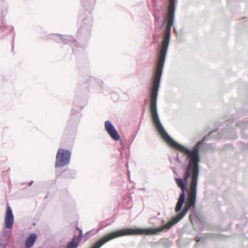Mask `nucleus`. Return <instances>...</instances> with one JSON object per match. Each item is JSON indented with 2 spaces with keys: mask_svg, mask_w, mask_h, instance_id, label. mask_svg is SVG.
Here are the masks:
<instances>
[{
  "mask_svg": "<svg viewBox=\"0 0 248 248\" xmlns=\"http://www.w3.org/2000/svg\"><path fill=\"white\" fill-rule=\"evenodd\" d=\"M158 94H151L150 108L154 125L161 138L175 149L180 151L187 155L189 160L196 162L197 167L200 161L199 147L202 144V141L197 143L192 150L178 143L168 134L164 128L159 119L157 109V98Z\"/></svg>",
  "mask_w": 248,
  "mask_h": 248,
  "instance_id": "f257e3e1",
  "label": "nucleus"
},
{
  "mask_svg": "<svg viewBox=\"0 0 248 248\" xmlns=\"http://www.w3.org/2000/svg\"><path fill=\"white\" fill-rule=\"evenodd\" d=\"M199 171V164L196 166V162L189 160L188 164L185 171L184 181L187 182L190 175H191L190 189L183 211L178 213L172 220L168 223L156 228H152L156 232V234L165 229H169L180 221L186 214L189 209L195 207L197 196V186Z\"/></svg>",
  "mask_w": 248,
  "mask_h": 248,
  "instance_id": "f03ea898",
  "label": "nucleus"
},
{
  "mask_svg": "<svg viewBox=\"0 0 248 248\" xmlns=\"http://www.w3.org/2000/svg\"><path fill=\"white\" fill-rule=\"evenodd\" d=\"M175 0H169V6L168 11V21L167 24L166 33L162 41L161 48L158 58L156 69L154 75L151 94H158V93L161 77L170 43V30L174 22Z\"/></svg>",
  "mask_w": 248,
  "mask_h": 248,
  "instance_id": "7ed1b4c3",
  "label": "nucleus"
},
{
  "mask_svg": "<svg viewBox=\"0 0 248 248\" xmlns=\"http://www.w3.org/2000/svg\"><path fill=\"white\" fill-rule=\"evenodd\" d=\"M156 234V232L151 228H127L113 232L105 236L96 242L92 248H100L106 243L115 238L124 235Z\"/></svg>",
  "mask_w": 248,
  "mask_h": 248,
  "instance_id": "20e7f679",
  "label": "nucleus"
},
{
  "mask_svg": "<svg viewBox=\"0 0 248 248\" xmlns=\"http://www.w3.org/2000/svg\"><path fill=\"white\" fill-rule=\"evenodd\" d=\"M71 156V152L69 150L58 149L56 157L55 167H62L68 164L70 162Z\"/></svg>",
  "mask_w": 248,
  "mask_h": 248,
  "instance_id": "39448f33",
  "label": "nucleus"
},
{
  "mask_svg": "<svg viewBox=\"0 0 248 248\" xmlns=\"http://www.w3.org/2000/svg\"><path fill=\"white\" fill-rule=\"evenodd\" d=\"M175 181L177 186L181 190V193L180 194L178 202L175 208V212H179L181 210L186 200L185 191L186 188V184L184 183L185 181L181 178H175Z\"/></svg>",
  "mask_w": 248,
  "mask_h": 248,
  "instance_id": "423d86ee",
  "label": "nucleus"
},
{
  "mask_svg": "<svg viewBox=\"0 0 248 248\" xmlns=\"http://www.w3.org/2000/svg\"><path fill=\"white\" fill-rule=\"evenodd\" d=\"M105 126L106 131L113 140L118 141L120 140V137L117 130L109 121L105 122Z\"/></svg>",
  "mask_w": 248,
  "mask_h": 248,
  "instance_id": "0eeeda50",
  "label": "nucleus"
},
{
  "mask_svg": "<svg viewBox=\"0 0 248 248\" xmlns=\"http://www.w3.org/2000/svg\"><path fill=\"white\" fill-rule=\"evenodd\" d=\"M14 217L12 208L8 205L5 218V227L6 228L11 229L14 224Z\"/></svg>",
  "mask_w": 248,
  "mask_h": 248,
  "instance_id": "6e6552de",
  "label": "nucleus"
},
{
  "mask_svg": "<svg viewBox=\"0 0 248 248\" xmlns=\"http://www.w3.org/2000/svg\"><path fill=\"white\" fill-rule=\"evenodd\" d=\"M37 236L35 233H31L27 238L25 241V247L26 248H31L35 242Z\"/></svg>",
  "mask_w": 248,
  "mask_h": 248,
  "instance_id": "1a4fd4ad",
  "label": "nucleus"
},
{
  "mask_svg": "<svg viewBox=\"0 0 248 248\" xmlns=\"http://www.w3.org/2000/svg\"><path fill=\"white\" fill-rule=\"evenodd\" d=\"M79 243V239H77L76 236L72 239V240L67 244L66 248H76Z\"/></svg>",
  "mask_w": 248,
  "mask_h": 248,
  "instance_id": "9d476101",
  "label": "nucleus"
},
{
  "mask_svg": "<svg viewBox=\"0 0 248 248\" xmlns=\"http://www.w3.org/2000/svg\"><path fill=\"white\" fill-rule=\"evenodd\" d=\"M10 235V232H9L8 231L6 230H3L2 232V235L0 238V242H3L5 241L6 243H8Z\"/></svg>",
  "mask_w": 248,
  "mask_h": 248,
  "instance_id": "9b49d317",
  "label": "nucleus"
},
{
  "mask_svg": "<svg viewBox=\"0 0 248 248\" xmlns=\"http://www.w3.org/2000/svg\"><path fill=\"white\" fill-rule=\"evenodd\" d=\"M66 37L67 38H68L67 39H66V40L71 41V42H72L73 44H75V45H76V44H77L76 41L74 40L72 36H66ZM62 39H63L64 40H66V39H64L63 38Z\"/></svg>",
  "mask_w": 248,
  "mask_h": 248,
  "instance_id": "f8f14e48",
  "label": "nucleus"
},
{
  "mask_svg": "<svg viewBox=\"0 0 248 248\" xmlns=\"http://www.w3.org/2000/svg\"><path fill=\"white\" fill-rule=\"evenodd\" d=\"M8 244L5 241L3 242H0V248H6Z\"/></svg>",
  "mask_w": 248,
  "mask_h": 248,
  "instance_id": "ddd939ff",
  "label": "nucleus"
},
{
  "mask_svg": "<svg viewBox=\"0 0 248 248\" xmlns=\"http://www.w3.org/2000/svg\"><path fill=\"white\" fill-rule=\"evenodd\" d=\"M79 235L78 236V238H77V239H79V241L82 237L83 232H82V231L80 229H79Z\"/></svg>",
  "mask_w": 248,
  "mask_h": 248,
  "instance_id": "4468645a",
  "label": "nucleus"
},
{
  "mask_svg": "<svg viewBox=\"0 0 248 248\" xmlns=\"http://www.w3.org/2000/svg\"><path fill=\"white\" fill-rule=\"evenodd\" d=\"M208 139H209V135L205 136L204 137H203V138L202 139V142L203 143L204 141L207 140H208Z\"/></svg>",
  "mask_w": 248,
  "mask_h": 248,
  "instance_id": "2eb2a0df",
  "label": "nucleus"
},
{
  "mask_svg": "<svg viewBox=\"0 0 248 248\" xmlns=\"http://www.w3.org/2000/svg\"><path fill=\"white\" fill-rule=\"evenodd\" d=\"M215 131H216V130H213V131H211L209 134V135H211V134L213 133L214 132H215Z\"/></svg>",
  "mask_w": 248,
  "mask_h": 248,
  "instance_id": "dca6fc26",
  "label": "nucleus"
},
{
  "mask_svg": "<svg viewBox=\"0 0 248 248\" xmlns=\"http://www.w3.org/2000/svg\"><path fill=\"white\" fill-rule=\"evenodd\" d=\"M177 161H178L179 162H181V161L179 159V158L178 156L177 157Z\"/></svg>",
  "mask_w": 248,
  "mask_h": 248,
  "instance_id": "f3484780",
  "label": "nucleus"
},
{
  "mask_svg": "<svg viewBox=\"0 0 248 248\" xmlns=\"http://www.w3.org/2000/svg\"><path fill=\"white\" fill-rule=\"evenodd\" d=\"M33 183V181H31L29 183V186H31Z\"/></svg>",
  "mask_w": 248,
  "mask_h": 248,
  "instance_id": "a211bd4d",
  "label": "nucleus"
},
{
  "mask_svg": "<svg viewBox=\"0 0 248 248\" xmlns=\"http://www.w3.org/2000/svg\"><path fill=\"white\" fill-rule=\"evenodd\" d=\"M90 232H86V233L85 234V235H89V234H90Z\"/></svg>",
  "mask_w": 248,
  "mask_h": 248,
  "instance_id": "6ab92c4d",
  "label": "nucleus"
},
{
  "mask_svg": "<svg viewBox=\"0 0 248 248\" xmlns=\"http://www.w3.org/2000/svg\"><path fill=\"white\" fill-rule=\"evenodd\" d=\"M196 241L197 242H199L200 241V239H196Z\"/></svg>",
  "mask_w": 248,
  "mask_h": 248,
  "instance_id": "aec40b11",
  "label": "nucleus"
}]
</instances>
